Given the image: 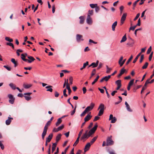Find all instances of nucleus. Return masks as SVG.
<instances>
[{
    "mask_svg": "<svg viewBox=\"0 0 154 154\" xmlns=\"http://www.w3.org/2000/svg\"><path fill=\"white\" fill-rule=\"evenodd\" d=\"M61 134H58L57 136H56V142H58L60 139L61 137Z\"/></svg>",
    "mask_w": 154,
    "mask_h": 154,
    "instance_id": "28",
    "label": "nucleus"
},
{
    "mask_svg": "<svg viewBox=\"0 0 154 154\" xmlns=\"http://www.w3.org/2000/svg\"><path fill=\"white\" fill-rule=\"evenodd\" d=\"M6 44L7 45L11 46L13 48H14V46L13 43L10 42H8Z\"/></svg>",
    "mask_w": 154,
    "mask_h": 154,
    "instance_id": "60",
    "label": "nucleus"
},
{
    "mask_svg": "<svg viewBox=\"0 0 154 154\" xmlns=\"http://www.w3.org/2000/svg\"><path fill=\"white\" fill-rule=\"evenodd\" d=\"M27 57L29 59L27 60V62L29 63H32L35 60L33 57L31 56H28Z\"/></svg>",
    "mask_w": 154,
    "mask_h": 154,
    "instance_id": "15",
    "label": "nucleus"
},
{
    "mask_svg": "<svg viewBox=\"0 0 154 154\" xmlns=\"http://www.w3.org/2000/svg\"><path fill=\"white\" fill-rule=\"evenodd\" d=\"M99 61L97 60L96 63H91L92 68H95L97 67Z\"/></svg>",
    "mask_w": 154,
    "mask_h": 154,
    "instance_id": "24",
    "label": "nucleus"
},
{
    "mask_svg": "<svg viewBox=\"0 0 154 154\" xmlns=\"http://www.w3.org/2000/svg\"><path fill=\"white\" fill-rule=\"evenodd\" d=\"M3 67L8 71H11V68L10 67H9L5 65Z\"/></svg>",
    "mask_w": 154,
    "mask_h": 154,
    "instance_id": "46",
    "label": "nucleus"
},
{
    "mask_svg": "<svg viewBox=\"0 0 154 154\" xmlns=\"http://www.w3.org/2000/svg\"><path fill=\"white\" fill-rule=\"evenodd\" d=\"M0 146L2 150H3L4 149V146L2 143V141H0Z\"/></svg>",
    "mask_w": 154,
    "mask_h": 154,
    "instance_id": "50",
    "label": "nucleus"
},
{
    "mask_svg": "<svg viewBox=\"0 0 154 154\" xmlns=\"http://www.w3.org/2000/svg\"><path fill=\"white\" fill-rule=\"evenodd\" d=\"M104 106L103 104L101 103L100 105L98 108V110L100 109L98 115V116H100L103 114L104 112Z\"/></svg>",
    "mask_w": 154,
    "mask_h": 154,
    "instance_id": "3",
    "label": "nucleus"
},
{
    "mask_svg": "<svg viewBox=\"0 0 154 154\" xmlns=\"http://www.w3.org/2000/svg\"><path fill=\"white\" fill-rule=\"evenodd\" d=\"M86 21L88 24H91L92 23V19L90 16L89 15H88Z\"/></svg>",
    "mask_w": 154,
    "mask_h": 154,
    "instance_id": "19",
    "label": "nucleus"
},
{
    "mask_svg": "<svg viewBox=\"0 0 154 154\" xmlns=\"http://www.w3.org/2000/svg\"><path fill=\"white\" fill-rule=\"evenodd\" d=\"M10 117L11 116L10 115L8 117V119L6 120L5 121V123L7 125H9L10 124L12 120L13 119V118L11 117Z\"/></svg>",
    "mask_w": 154,
    "mask_h": 154,
    "instance_id": "14",
    "label": "nucleus"
},
{
    "mask_svg": "<svg viewBox=\"0 0 154 154\" xmlns=\"http://www.w3.org/2000/svg\"><path fill=\"white\" fill-rule=\"evenodd\" d=\"M112 136H111L110 137H108L107 139V143L106 146H109L112 145L114 143V142L112 139Z\"/></svg>",
    "mask_w": 154,
    "mask_h": 154,
    "instance_id": "5",
    "label": "nucleus"
},
{
    "mask_svg": "<svg viewBox=\"0 0 154 154\" xmlns=\"http://www.w3.org/2000/svg\"><path fill=\"white\" fill-rule=\"evenodd\" d=\"M116 83L117 85V86H121V81L120 80L116 81Z\"/></svg>",
    "mask_w": 154,
    "mask_h": 154,
    "instance_id": "33",
    "label": "nucleus"
},
{
    "mask_svg": "<svg viewBox=\"0 0 154 154\" xmlns=\"http://www.w3.org/2000/svg\"><path fill=\"white\" fill-rule=\"evenodd\" d=\"M11 62L13 63L14 64V67H16L18 65V62L17 61L15 60V59L14 58H12L11 60Z\"/></svg>",
    "mask_w": 154,
    "mask_h": 154,
    "instance_id": "21",
    "label": "nucleus"
},
{
    "mask_svg": "<svg viewBox=\"0 0 154 154\" xmlns=\"http://www.w3.org/2000/svg\"><path fill=\"white\" fill-rule=\"evenodd\" d=\"M25 54H21V58L24 61L27 62V59L25 58Z\"/></svg>",
    "mask_w": 154,
    "mask_h": 154,
    "instance_id": "35",
    "label": "nucleus"
},
{
    "mask_svg": "<svg viewBox=\"0 0 154 154\" xmlns=\"http://www.w3.org/2000/svg\"><path fill=\"white\" fill-rule=\"evenodd\" d=\"M152 50V47L151 46H150L149 48L148 49L146 53L147 54H149L150 53L151 51Z\"/></svg>",
    "mask_w": 154,
    "mask_h": 154,
    "instance_id": "45",
    "label": "nucleus"
},
{
    "mask_svg": "<svg viewBox=\"0 0 154 154\" xmlns=\"http://www.w3.org/2000/svg\"><path fill=\"white\" fill-rule=\"evenodd\" d=\"M52 86L51 85H48L45 87V88L47 89L46 91H50L52 92L53 91V89L51 88Z\"/></svg>",
    "mask_w": 154,
    "mask_h": 154,
    "instance_id": "22",
    "label": "nucleus"
},
{
    "mask_svg": "<svg viewBox=\"0 0 154 154\" xmlns=\"http://www.w3.org/2000/svg\"><path fill=\"white\" fill-rule=\"evenodd\" d=\"M97 127L98 126L97 124H96L89 131L88 134L90 137L94 133L96 130H97Z\"/></svg>",
    "mask_w": 154,
    "mask_h": 154,
    "instance_id": "4",
    "label": "nucleus"
},
{
    "mask_svg": "<svg viewBox=\"0 0 154 154\" xmlns=\"http://www.w3.org/2000/svg\"><path fill=\"white\" fill-rule=\"evenodd\" d=\"M133 58V56L132 55H131V57H130V58L128 60L127 62L126 63V65H127L131 61V60H132Z\"/></svg>",
    "mask_w": 154,
    "mask_h": 154,
    "instance_id": "36",
    "label": "nucleus"
},
{
    "mask_svg": "<svg viewBox=\"0 0 154 154\" xmlns=\"http://www.w3.org/2000/svg\"><path fill=\"white\" fill-rule=\"evenodd\" d=\"M94 106V103H91L90 106H88L86 108L85 110L80 115V116L81 117L84 116L88 112L93 109Z\"/></svg>",
    "mask_w": 154,
    "mask_h": 154,
    "instance_id": "1",
    "label": "nucleus"
},
{
    "mask_svg": "<svg viewBox=\"0 0 154 154\" xmlns=\"http://www.w3.org/2000/svg\"><path fill=\"white\" fill-rule=\"evenodd\" d=\"M53 136V134L52 133H51L50 134L48 137L47 138H46V141L47 142H50Z\"/></svg>",
    "mask_w": 154,
    "mask_h": 154,
    "instance_id": "18",
    "label": "nucleus"
},
{
    "mask_svg": "<svg viewBox=\"0 0 154 154\" xmlns=\"http://www.w3.org/2000/svg\"><path fill=\"white\" fill-rule=\"evenodd\" d=\"M111 75H108L107 76H106L104 77H103L104 81H105L106 82L110 78Z\"/></svg>",
    "mask_w": 154,
    "mask_h": 154,
    "instance_id": "32",
    "label": "nucleus"
},
{
    "mask_svg": "<svg viewBox=\"0 0 154 154\" xmlns=\"http://www.w3.org/2000/svg\"><path fill=\"white\" fill-rule=\"evenodd\" d=\"M111 123H115L116 121V119L115 117H114L111 120Z\"/></svg>",
    "mask_w": 154,
    "mask_h": 154,
    "instance_id": "47",
    "label": "nucleus"
},
{
    "mask_svg": "<svg viewBox=\"0 0 154 154\" xmlns=\"http://www.w3.org/2000/svg\"><path fill=\"white\" fill-rule=\"evenodd\" d=\"M126 108L127 110L130 112H133V109L130 107L126 101Z\"/></svg>",
    "mask_w": 154,
    "mask_h": 154,
    "instance_id": "13",
    "label": "nucleus"
},
{
    "mask_svg": "<svg viewBox=\"0 0 154 154\" xmlns=\"http://www.w3.org/2000/svg\"><path fill=\"white\" fill-rule=\"evenodd\" d=\"M88 65V62L86 61V63L83 64V66H82L84 69H85L86 67Z\"/></svg>",
    "mask_w": 154,
    "mask_h": 154,
    "instance_id": "48",
    "label": "nucleus"
},
{
    "mask_svg": "<svg viewBox=\"0 0 154 154\" xmlns=\"http://www.w3.org/2000/svg\"><path fill=\"white\" fill-rule=\"evenodd\" d=\"M99 78V76L97 75V77L96 79L94 80V81L92 82V85H94L98 80V79Z\"/></svg>",
    "mask_w": 154,
    "mask_h": 154,
    "instance_id": "38",
    "label": "nucleus"
},
{
    "mask_svg": "<svg viewBox=\"0 0 154 154\" xmlns=\"http://www.w3.org/2000/svg\"><path fill=\"white\" fill-rule=\"evenodd\" d=\"M83 131V129H82L79 132V135H78V137H79V138H80L81 136V135L82 134V132Z\"/></svg>",
    "mask_w": 154,
    "mask_h": 154,
    "instance_id": "62",
    "label": "nucleus"
},
{
    "mask_svg": "<svg viewBox=\"0 0 154 154\" xmlns=\"http://www.w3.org/2000/svg\"><path fill=\"white\" fill-rule=\"evenodd\" d=\"M8 97L9 99V102L11 104H13L14 103L15 98L14 97L13 95L11 94H8Z\"/></svg>",
    "mask_w": 154,
    "mask_h": 154,
    "instance_id": "6",
    "label": "nucleus"
},
{
    "mask_svg": "<svg viewBox=\"0 0 154 154\" xmlns=\"http://www.w3.org/2000/svg\"><path fill=\"white\" fill-rule=\"evenodd\" d=\"M153 54V52L152 51V52L151 54H150V55L149 56V61H150L151 60V59H152V57Z\"/></svg>",
    "mask_w": 154,
    "mask_h": 154,
    "instance_id": "54",
    "label": "nucleus"
},
{
    "mask_svg": "<svg viewBox=\"0 0 154 154\" xmlns=\"http://www.w3.org/2000/svg\"><path fill=\"white\" fill-rule=\"evenodd\" d=\"M51 123L50 122L48 121L45 125L42 134V137L43 140L44 139L45 136L46 134L48 127L50 125Z\"/></svg>",
    "mask_w": 154,
    "mask_h": 154,
    "instance_id": "2",
    "label": "nucleus"
},
{
    "mask_svg": "<svg viewBox=\"0 0 154 154\" xmlns=\"http://www.w3.org/2000/svg\"><path fill=\"white\" fill-rule=\"evenodd\" d=\"M125 41V35L123 37L122 40L120 41L121 43L124 42Z\"/></svg>",
    "mask_w": 154,
    "mask_h": 154,
    "instance_id": "63",
    "label": "nucleus"
},
{
    "mask_svg": "<svg viewBox=\"0 0 154 154\" xmlns=\"http://www.w3.org/2000/svg\"><path fill=\"white\" fill-rule=\"evenodd\" d=\"M66 88L68 90L69 94H70L72 91H71V90L70 88V85L66 86Z\"/></svg>",
    "mask_w": 154,
    "mask_h": 154,
    "instance_id": "37",
    "label": "nucleus"
},
{
    "mask_svg": "<svg viewBox=\"0 0 154 154\" xmlns=\"http://www.w3.org/2000/svg\"><path fill=\"white\" fill-rule=\"evenodd\" d=\"M142 86V85H138L137 86H134L133 88V91L134 92H135L137 89L139 88Z\"/></svg>",
    "mask_w": 154,
    "mask_h": 154,
    "instance_id": "27",
    "label": "nucleus"
},
{
    "mask_svg": "<svg viewBox=\"0 0 154 154\" xmlns=\"http://www.w3.org/2000/svg\"><path fill=\"white\" fill-rule=\"evenodd\" d=\"M97 136L94 137L91 141L90 143L91 145L93 144L94 142L96 140L97 138Z\"/></svg>",
    "mask_w": 154,
    "mask_h": 154,
    "instance_id": "30",
    "label": "nucleus"
},
{
    "mask_svg": "<svg viewBox=\"0 0 154 154\" xmlns=\"http://www.w3.org/2000/svg\"><path fill=\"white\" fill-rule=\"evenodd\" d=\"M125 72V69H124V68H123L120 71V73L122 75Z\"/></svg>",
    "mask_w": 154,
    "mask_h": 154,
    "instance_id": "61",
    "label": "nucleus"
},
{
    "mask_svg": "<svg viewBox=\"0 0 154 154\" xmlns=\"http://www.w3.org/2000/svg\"><path fill=\"white\" fill-rule=\"evenodd\" d=\"M57 145V142L53 143L52 147V150H55L56 147Z\"/></svg>",
    "mask_w": 154,
    "mask_h": 154,
    "instance_id": "42",
    "label": "nucleus"
},
{
    "mask_svg": "<svg viewBox=\"0 0 154 154\" xmlns=\"http://www.w3.org/2000/svg\"><path fill=\"white\" fill-rule=\"evenodd\" d=\"M140 15V13H138V14H137L136 16L135 17V18H134V21L136 20L139 17Z\"/></svg>",
    "mask_w": 154,
    "mask_h": 154,
    "instance_id": "55",
    "label": "nucleus"
},
{
    "mask_svg": "<svg viewBox=\"0 0 154 154\" xmlns=\"http://www.w3.org/2000/svg\"><path fill=\"white\" fill-rule=\"evenodd\" d=\"M117 21H115L114 22V23L112 24V30L113 31H115V28L116 27V26L117 25Z\"/></svg>",
    "mask_w": 154,
    "mask_h": 154,
    "instance_id": "29",
    "label": "nucleus"
},
{
    "mask_svg": "<svg viewBox=\"0 0 154 154\" xmlns=\"http://www.w3.org/2000/svg\"><path fill=\"white\" fill-rule=\"evenodd\" d=\"M96 72V69H94L92 72L91 76L90 77V79L91 78V77L95 74Z\"/></svg>",
    "mask_w": 154,
    "mask_h": 154,
    "instance_id": "43",
    "label": "nucleus"
},
{
    "mask_svg": "<svg viewBox=\"0 0 154 154\" xmlns=\"http://www.w3.org/2000/svg\"><path fill=\"white\" fill-rule=\"evenodd\" d=\"M106 68L107 69L106 73H109L112 69L110 68H109V67L107 65L106 66Z\"/></svg>",
    "mask_w": 154,
    "mask_h": 154,
    "instance_id": "41",
    "label": "nucleus"
},
{
    "mask_svg": "<svg viewBox=\"0 0 154 154\" xmlns=\"http://www.w3.org/2000/svg\"><path fill=\"white\" fill-rule=\"evenodd\" d=\"M125 21V13L123 14L121 19L120 22V25H122L124 23Z\"/></svg>",
    "mask_w": 154,
    "mask_h": 154,
    "instance_id": "17",
    "label": "nucleus"
},
{
    "mask_svg": "<svg viewBox=\"0 0 154 154\" xmlns=\"http://www.w3.org/2000/svg\"><path fill=\"white\" fill-rule=\"evenodd\" d=\"M134 80V79H132L129 82L127 87V89L128 91H129L130 90L131 87L133 85Z\"/></svg>",
    "mask_w": 154,
    "mask_h": 154,
    "instance_id": "12",
    "label": "nucleus"
},
{
    "mask_svg": "<svg viewBox=\"0 0 154 154\" xmlns=\"http://www.w3.org/2000/svg\"><path fill=\"white\" fill-rule=\"evenodd\" d=\"M91 112H90L85 117L84 119V121L85 122L88 121L91 119L92 116H91Z\"/></svg>",
    "mask_w": 154,
    "mask_h": 154,
    "instance_id": "9",
    "label": "nucleus"
},
{
    "mask_svg": "<svg viewBox=\"0 0 154 154\" xmlns=\"http://www.w3.org/2000/svg\"><path fill=\"white\" fill-rule=\"evenodd\" d=\"M149 64V63L148 62H146L144 65L142 67V68L143 69H146Z\"/></svg>",
    "mask_w": 154,
    "mask_h": 154,
    "instance_id": "39",
    "label": "nucleus"
},
{
    "mask_svg": "<svg viewBox=\"0 0 154 154\" xmlns=\"http://www.w3.org/2000/svg\"><path fill=\"white\" fill-rule=\"evenodd\" d=\"M123 57L121 56L119 61V63L120 66H122L125 62V59H124L123 60Z\"/></svg>",
    "mask_w": 154,
    "mask_h": 154,
    "instance_id": "10",
    "label": "nucleus"
},
{
    "mask_svg": "<svg viewBox=\"0 0 154 154\" xmlns=\"http://www.w3.org/2000/svg\"><path fill=\"white\" fill-rule=\"evenodd\" d=\"M63 116L62 117L58 119L57 120V122L55 124L56 126H58L62 122V120L61 119L62 118H63L64 117L66 116Z\"/></svg>",
    "mask_w": 154,
    "mask_h": 154,
    "instance_id": "20",
    "label": "nucleus"
},
{
    "mask_svg": "<svg viewBox=\"0 0 154 154\" xmlns=\"http://www.w3.org/2000/svg\"><path fill=\"white\" fill-rule=\"evenodd\" d=\"M79 137H78L75 141V143L73 145V146H75L76 145L79 143Z\"/></svg>",
    "mask_w": 154,
    "mask_h": 154,
    "instance_id": "44",
    "label": "nucleus"
},
{
    "mask_svg": "<svg viewBox=\"0 0 154 154\" xmlns=\"http://www.w3.org/2000/svg\"><path fill=\"white\" fill-rule=\"evenodd\" d=\"M91 145V143H88L86 144L85 146L84 149V151L85 152H86L89 149Z\"/></svg>",
    "mask_w": 154,
    "mask_h": 154,
    "instance_id": "16",
    "label": "nucleus"
},
{
    "mask_svg": "<svg viewBox=\"0 0 154 154\" xmlns=\"http://www.w3.org/2000/svg\"><path fill=\"white\" fill-rule=\"evenodd\" d=\"M64 127V125H62L61 126L58 127L57 128L59 130V131H60L62 130L63 128Z\"/></svg>",
    "mask_w": 154,
    "mask_h": 154,
    "instance_id": "53",
    "label": "nucleus"
},
{
    "mask_svg": "<svg viewBox=\"0 0 154 154\" xmlns=\"http://www.w3.org/2000/svg\"><path fill=\"white\" fill-rule=\"evenodd\" d=\"M144 55L143 54L141 55L140 59V63H141L142 62V61L144 59Z\"/></svg>",
    "mask_w": 154,
    "mask_h": 154,
    "instance_id": "52",
    "label": "nucleus"
},
{
    "mask_svg": "<svg viewBox=\"0 0 154 154\" xmlns=\"http://www.w3.org/2000/svg\"><path fill=\"white\" fill-rule=\"evenodd\" d=\"M5 39L7 41H8V42H13V40L11 38H10L8 37H6L5 38Z\"/></svg>",
    "mask_w": 154,
    "mask_h": 154,
    "instance_id": "40",
    "label": "nucleus"
},
{
    "mask_svg": "<svg viewBox=\"0 0 154 154\" xmlns=\"http://www.w3.org/2000/svg\"><path fill=\"white\" fill-rule=\"evenodd\" d=\"M93 14V11L92 10H89L88 11V15H92Z\"/></svg>",
    "mask_w": 154,
    "mask_h": 154,
    "instance_id": "56",
    "label": "nucleus"
},
{
    "mask_svg": "<svg viewBox=\"0 0 154 154\" xmlns=\"http://www.w3.org/2000/svg\"><path fill=\"white\" fill-rule=\"evenodd\" d=\"M76 39L78 42H80L81 41H83L84 40V39L82 38V36L79 34L76 35Z\"/></svg>",
    "mask_w": 154,
    "mask_h": 154,
    "instance_id": "7",
    "label": "nucleus"
},
{
    "mask_svg": "<svg viewBox=\"0 0 154 154\" xmlns=\"http://www.w3.org/2000/svg\"><path fill=\"white\" fill-rule=\"evenodd\" d=\"M76 106H75L74 109L71 112V115L72 116L73 115L75 112L76 110Z\"/></svg>",
    "mask_w": 154,
    "mask_h": 154,
    "instance_id": "59",
    "label": "nucleus"
},
{
    "mask_svg": "<svg viewBox=\"0 0 154 154\" xmlns=\"http://www.w3.org/2000/svg\"><path fill=\"white\" fill-rule=\"evenodd\" d=\"M32 94V93H26L24 94V95H28V96H25L24 97L25 99L29 101L31 100V97L30 96V95Z\"/></svg>",
    "mask_w": 154,
    "mask_h": 154,
    "instance_id": "8",
    "label": "nucleus"
},
{
    "mask_svg": "<svg viewBox=\"0 0 154 154\" xmlns=\"http://www.w3.org/2000/svg\"><path fill=\"white\" fill-rule=\"evenodd\" d=\"M133 43H134V41H133V39H132L131 38H130L129 42H128L127 43V45H128L129 46H132Z\"/></svg>",
    "mask_w": 154,
    "mask_h": 154,
    "instance_id": "23",
    "label": "nucleus"
},
{
    "mask_svg": "<svg viewBox=\"0 0 154 154\" xmlns=\"http://www.w3.org/2000/svg\"><path fill=\"white\" fill-rule=\"evenodd\" d=\"M124 8V7L122 6L120 7V14H122V11Z\"/></svg>",
    "mask_w": 154,
    "mask_h": 154,
    "instance_id": "57",
    "label": "nucleus"
},
{
    "mask_svg": "<svg viewBox=\"0 0 154 154\" xmlns=\"http://www.w3.org/2000/svg\"><path fill=\"white\" fill-rule=\"evenodd\" d=\"M137 26L136 25L135 26H131L130 28V30H134Z\"/></svg>",
    "mask_w": 154,
    "mask_h": 154,
    "instance_id": "64",
    "label": "nucleus"
},
{
    "mask_svg": "<svg viewBox=\"0 0 154 154\" xmlns=\"http://www.w3.org/2000/svg\"><path fill=\"white\" fill-rule=\"evenodd\" d=\"M69 81H70V84L71 85L72 84L73 82V78L71 76L69 77Z\"/></svg>",
    "mask_w": 154,
    "mask_h": 154,
    "instance_id": "51",
    "label": "nucleus"
},
{
    "mask_svg": "<svg viewBox=\"0 0 154 154\" xmlns=\"http://www.w3.org/2000/svg\"><path fill=\"white\" fill-rule=\"evenodd\" d=\"M141 55V53H139L136 56V57H135V59L133 61V63H136V62L137 60V59H138L139 57Z\"/></svg>",
    "mask_w": 154,
    "mask_h": 154,
    "instance_id": "31",
    "label": "nucleus"
},
{
    "mask_svg": "<svg viewBox=\"0 0 154 154\" xmlns=\"http://www.w3.org/2000/svg\"><path fill=\"white\" fill-rule=\"evenodd\" d=\"M79 18L80 19L79 22L81 24L83 23L84 21V19L83 16H80V17H79Z\"/></svg>",
    "mask_w": 154,
    "mask_h": 154,
    "instance_id": "26",
    "label": "nucleus"
},
{
    "mask_svg": "<svg viewBox=\"0 0 154 154\" xmlns=\"http://www.w3.org/2000/svg\"><path fill=\"white\" fill-rule=\"evenodd\" d=\"M103 65V64L102 63H100L99 64V65H98V67L97 68V69H100L101 68L102 66Z\"/></svg>",
    "mask_w": 154,
    "mask_h": 154,
    "instance_id": "58",
    "label": "nucleus"
},
{
    "mask_svg": "<svg viewBox=\"0 0 154 154\" xmlns=\"http://www.w3.org/2000/svg\"><path fill=\"white\" fill-rule=\"evenodd\" d=\"M90 136L89 135V134H84L81 137V140H83L84 141H85L86 139L88 138Z\"/></svg>",
    "mask_w": 154,
    "mask_h": 154,
    "instance_id": "11",
    "label": "nucleus"
},
{
    "mask_svg": "<svg viewBox=\"0 0 154 154\" xmlns=\"http://www.w3.org/2000/svg\"><path fill=\"white\" fill-rule=\"evenodd\" d=\"M9 85L13 90H14L16 89V87L15 85L12 83H10Z\"/></svg>",
    "mask_w": 154,
    "mask_h": 154,
    "instance_id": "34",
    "label": "nucleus"
},
{
    "mask_svg": "<svg viewBox=\"0 0 154 154\" xmlns=\"http://www.w3.org/2000/svg\"><path fill=\"white\" fill-rule=\"evenodd\" d=\"M66 89H64L63 91V95L65 97H66L67 96V95L66 94Z\"/></svg>",
    "mask_w": 154,
    "mask_h": 154,
    "instance_id": "49",
    "label": "nucleus"
},
{
    "mask_svg": "<svg viewBox=\"0 0 154 154\" xmlns=\"http://www.w3.org/2000/svg\"><path fill=\"white\" fill-rule=\"evenodd\" d=\"M23 87L26 88L27 89L30 88L32 86V85L31 84H26L25 83H24L23 84Z\"/></svg>",
    "mask_w": 154,
    "mask_h": 154,
    "instance_id": "25",
    "label": "nucleus"
}]
</instances>
